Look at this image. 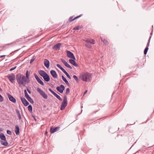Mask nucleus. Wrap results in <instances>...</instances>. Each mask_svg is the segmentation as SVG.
I'll return each instance as SVG.
<instances>
[{
    "label": "nucleus",
    "instance_id": "obj_1",
    "mask_svg": "<svg viewBox=\"0 0 154 154\" xmlns=\"http://www.w3.org/2000/svg\"><path fill=\"white\" fill-rule=\"evenodd\" d=\"M16 79L20 87L25 86L26 83H29V80H26L25 76L21 74H17Z\"/></svg>",
    "mask_w": 154,
    "mask_h": 154
},
{
    "label": "nucleus",
    "instance_id": "obj_2",
    "mask_svg": "<svg viewBox=\"0 0 154 154\" xmlns=\"http://www.w3.org/2000/svg\"><path fill=\"white\" fill-rule=\"evenodd\" d=\"M80 78L81 79L85 82H90L91 79V74L88 72L82 73L80 74Z\"/></svg>",
    "mask_w": 154,
    "mask_h": 154
},
{
    "label": "nucleus",
    "instance_id": "obj_3",
    "mask_svg": "<svg viewBox=\"0 0 154 154\" xmlns=\"http://www.w3.org/2000/svg\"><path fill=\"white\" fill-rule=\"evenodd\" d=\"M67 97L66 95H64L63 97V102H62L61 107L60 109L61 110H63L65 107L67 106Z\"/></svg>",
    "mask_w": 154,
    "mask_h": 154
},
{
    "label": "nucleus",
    "instance_id": "obj_4",
    "mask_svg": "<svg viewBox=\"0 0 154 154\" xmlns=\"http://www.w3.org/2000/svg\"><path fill=\"white\" fill-rule=\"evenodd\" d=\"M37 91L42 96V97L45 99H47L48 98L47 95L45 93V92L39 88H38L37 89Z\"/></svg>",
    "mask_w": 154,
    "mask_h": 154
},
{
    "label": "nucleus",
    "instance_id": "obj_5",
    "mask_svg": "<svg viewBox=\"0 0 154 154\" xmlns=\"http://www.w3.org/2000/svg\"><path fill=\"white\" fill-rule=\"evenodd\" d=\"M57 66L67 76V77L70 79H71L70 75L69 74L66 72V71L59 64H57Z\"/></svg>",
    "mask_w": 154,
    "mask_h": 154
},
{
    "label": "nucleus",
    "instance_id": "obj_6",
    "mask_svg": "<svg viewBox=\"0 0 154 154\" xmlns=\"http://www.w3.org/2000/svg\"><path fill=\"white\" fill-rule=\"evenodd\" d=\"M8 77L10 81L12 83H14L15 79V77L14 74L12 73L11 75H8Z\"/></svg>",
    "mask_w": 154,
    "mask_h": 154
},
{
    "label": "nucleus",
    "instance_id": "obj_7",
    "mask_svg": "<svg viewBox=\"0 0 154 154\" xmlns=\"http://www.w3.org/2000/svg\"><path fill=\"white\" fill-rule=\"evenodd\" d=\"M65 87L63 85H61L60 86L56 88L57 90L61 93H62L65 89Z\"/></svg>",
    "mask_w": 154,
    "mask_h": 154
},
{
    "label": "nucleus",
    "instance_id": "obj_8",
    "mask_svg": "<svg viewBox=\"0 0 154 154\" xmlns=\"http://www.w3.org/2000/svg\"><path fill=\"white\" fill-rule=\"evenodd\" d=\"M67 56L69 58H72L74 60H75V57L73 54L71 52L69 51H66Z\"/></svg>",
    "mask_w": 154,
    "mask_h": 154
},
{
    "label": "nucleus",
    "instance_id": "obj_9",
    "mask_svg": "<svg viewBox=\"0 0 154 154\" xmlns=\"http://www.w3.org/2000/svg\"><path fill=\"white\" fill-rule=\"evenodd\" d=\"M7 95L8 97L11 101L14 103H15L16 102V100L11 95L8 93L7 94Z\"/></svg>",
    "mask_w": 154,
    "mask_h": 154
},
{
    "label": "nucleus",
    "instance_id": "obj_10",
    "mask_svg": "<svg viewBox=\"0 0 154 154\" xmlns=\"http://www.w3.org/2000/svg\"><path fill=\"white\" fill-rule=\"evenodd\" d=\"M50 73L53 77L54 78H56L57 77V75L56 71L54 70H51L50 71Z\"/></svg>",
    "mask_w": 154,
    "mask_h": 154
},
{
    "label": "nucleus",
    "instance_id": "obj_11",
    "mask_svg": "<svg viewBox=\"0 0 154 154\" xmlns=\"http://www.w3.org/2000/svg\"><path fill=\"white\" fill-rule=\"evenodd\" d=\"M61 61L63 63V64H64V65L66 66L67 67L70 69H72V67L69 65L65 60H64L63 59H61Z\"/></svg>",
    "mask_w": 154,
    "mask_h": 154
},
{
    "label": "nucleus",
    "instance_id": "obj_12",
    "mask_svg": "<svg viewBox=\"0 0 154 154\" xmlns=\"http://www.w3.org/2000/svg\"><path fill=\"white\" fill-rule=\"evenodd\" d=\"M44 65L47 68H48L49 67V61L47 59H45L44 61Z\"/></svg>",
    "mask_w": 154,
    "mask_h": 154
},
{
    "label": "nucleus",
    "instance_id": "obj_13",
    "mask_svg": "<svg viewBox=\"0 0 154 154\" xmlns=\"http://www.w3.org/2000/svg\"><path fill=\"white\" fill-rule=\"evenodd\" d=\"M61 44L59 43L56 44V45H54V46L53 48L56 50H59L60 49V48L61 46Z\"/></svg>",
    "mask_w": 154,
    "mask_h": 154
},
{
    "label": "nucleus",
    "instance_id": "obj_14",
    "mask_svg": "<svg viewBox=\"0 0 154 154\" xmlns=\"http://www.w3.org/2000/svg\"><path fill=\"white\" fill-rule=\"evenodd\" d=\"M15 132L16 135H18L20 134V129L19 126L16 125L15 126Z\"/></svg>",
    "mask_w": 154,
    "mask_h": 154
},
{
    "label": "nucleus",
    "instance_id": "obj_15",
    "mask_svg": "<svg viewBox=\"0 0 154 154\" xmlns=\"http://www.w3.org/2000/svg\"><path fill=\"white\" fill-rule=\"evenodd\" d=\"M59 127H56L55 128H51L50 129V132L51 133H53L58 130Z\"/></svg>",
    "mask_w": 154,
    "mask_h": 154
},
{
    "label": "nucleus",
    "instance_id": "obj_16",
    "mask_svg": "<svg viewBox=\"0 0 154 154\" xmlns=\"http://www.w3.org/2000/svg\"><path fill=\"white\" fill-rule=\"evenodd\" d=\"M75 60H74L73 59H70L69 60V61L70 63L73 65L74 66H78V64L76 63L75 61Z\"/></svg>",
    "mask_w": 154,
    "mask_h": 154
},
{
    "label": "nucleus",
    "instance_id": "obj_17",
    "mask_svg": "<svg viewBox=\"0 0 154 154\" xmlns=\"http://www.w3.org/2000/svg\"><path fill=\"white\" fill-rule=\"evenodd\" d=\"M44 80L47 82H48L50 80V78L48 75L46 73V74L43 77Z\"/></svg>",
    "mask_w": 154,
    "mask_h": 154
},
{
    "label": "nucleus",
    "instance_id": "obj_18",
    "mask_svg": "<svg viewBox=\"0 0 154 154\" xmlns=\"http://www.w3.org/2000/svg\"><path fill=\"white\" fill-rule=\"evenodd\" d=\"M38 72L40 75L43 77L47 73L44 71L41 70L38 71Z\"/></svg>",
    "mask_w": 154,
    "mask_h": 154
},
{
    "label": "nucleus",
    "instance_id": "obj_19",
    "mask_svg": "<svg viewBox=\"0 0 154 154\" xmlns=\"http://www.w3.org/2000/svg\"><path fill=\"white\" fill-rule=\"evenodd\" d=\"M0 138L1 140H6L5 136L4 134L2 133H1L0 134Z\"/></svg>",
    "mask_w": 154,
    "mask_h": 154
},
{
    "label": "nucleus",
    "instance_id": "obj_20",
    "mask_svg": "<svg viewBox=\"0 0 154 154\" xmlns=\"http://www.w3.org/2000/svg\"><path fill=\"white\" fill-rule=\"evenodd\" d=\"M16 113H17V115L19 119V120H21L22 119V117L21 116V115L20 114L19 111L17 109L16 110Z\"/></svg>",
    "mask_w": 154,
    "mask_h": 154
},
{
    "label": "nucleus",
    "instance_id": "obj_21",
    "mask_svg": "<svg viewBox=\"0 0 154 154\" xmlns=\"http://www.w3.org/2000/svg\"><path fill=\"white\" fill-rule=\"evenodd\" d=\"M5 142H3L2 141H0L2 145H3L5 146H7L8 145V143L6 140H4Z\"/></svg>",
    "mask_w": 154,
    "mask_h": 154
},
{
    "label": "nucleus",
    "instance_id": "obj_22",
    "mask_svg": "<svg viewBox=\"0 0 154 154\" xmlns=\"http://www.w3.org/2000/svg\"><path fill=\"white\" fill-rule=\"evenodd\" d=\"M62 78L63 80L65 82V83L67 85H69V83L67 81L66 79L63 76H62Z\"/></svg>",
    "mask_w": 154,
    "mask_h": 154
},
{
    "label": "nucleus",
    "instance_id": "obj_23",
    "mask_svg": "<svg viewBox=\"0 0 154 154\" xmlns=\"http://www.w3.org/2000/svg\"><path fill=\"white\" fill-rule=\"evenodd\" d=\"M53 95L60 100L62 101V99L60 97L55 93H54V94Z\"/></svg>",
    "mask_w": 154,
    "mask_h": 154
},
{
    "label": "nucleus",
    "instance_id": "obj_24",
    "mask_svg": "<svg viewBox=\"0 0 154 154\" xmlns=\"http://www.w3.org/2000/svg\"><path fill=\"white\" fill-rule=\"evenodd\" d=\"M29 74H28V71L27 70L26 72V80H29V82H30V80H29Z\"/></svg>",
    "mask_w": 154,
    "mask_h": 154
},
{
    "label": "nucleus",
    "instance_id": "obj_25",
    "mask_svg": "<svg viewBox=\"0 0 154 154\" xmlns=\"http://www.w3.org/2000/svg\"><path fill=\"white\" fill-rule=\"evenodd\" d=\"M100 39L105 45H108V42L106 40H103L102 38L101 37L100 38Z\"/></svg>",
    "mask_w": 154,
    "mask_h": 154
},
{
    "label": "nucleus",
    "instance_id": "obj_26",
    "mask_svg": "<svg viewBox=\"0 0 154 154\" xmlns=\"http://www.w3.org/2000/svg\"><path fill=\"white\" fill-rule=\"evenodd\" d=\"M37 81L42 85H44V83L40 78L37 80Z\"/></svg>",
    "mask_w": 154,
    "mask_h": 154
},
{
    "label": "nucleus",
    "instance_id": "obj_27",
    "mask_svg": "<svg viewBox=\"0 0 154 154\" xmlns=\"http://www.w3.org/2000/svg\"><path fill=\"white\" fill-rule=\"evenodd\" d=\"M27 99L28 100L32 103H34V101L30 97H28V98Z\"/></svg>",
    "mask_w": 154,
    "mask_h": 154
},
{
    "label": "nucleus",
    "instance_id": "obj_28",
    "mask_svg": "<svg viewBox=\"0 0 154 154\" xmlns=\"http://www.w3.org/2000/svg\"><path fill=\"white\" fill-rule=\"evenodd\" d=\"M28 109L29 111L31 112L32 111V107L31 105H29L28 107Z\"/></svg>",
    "mask_w": 154,
    "mask_h": 154
},
{
    "label": "nucleus",
    "instance_id": "obj_29",
    "mask_svg": "<svg viewBox=\"0 0 154 154\" xmlns=\"http://www.w3.org/2000/svg\"><path fill=\"white\" fill-rule=\"evenodd\" d=\"M25 94V96L26 97V98H28V97H29L30 96H29V95L28 94L26 90H25L24 91Z\"/></svg>",
    "mask_w": 154,
    "mask_h": 154
},
{
    "label": "nucleus",
    "instance_id": "obj_30",
    "mask_svg": "<svg viewBox=\"0 0 154 154\" xmlns=\"http://www.w3.org/2000/svg\"><path fill=\"white\" fill-rule=\"evenodd\" d=\"M23 104L25 106H26L29 104V103L26 100L23 103Z\"/></svg>",
    "mask_w": 154,
    "mask_h": 154
},
{
    "label": "nucleus",
    "instance_id": "obj_31",
    "mask_svg": "<svg viewBox=\"0 0 154 154\" xmlns=\"http://www.w3.org/2000/svg\"><path fill=\"white\" fill-rule=\"evenodd\" d=\"M81 28V27H80L79 26H77L75 27H74L73 29V30H79Z\"/></svg>",
    "mask_w": 154,
    "mask_h": 154
},
{
    "label": "nucleus",
    "instance_id": "obj_32",
    "mask_svg": "<svg viewBox=\"0 0 154 154\" xmlns=\"http://www.w3.org/2000/svg\"><path fill=\"white\" fill-rule=\"evenodd\" d=\"M73 77L74 79L77 82H78L79 81V79L78 78V77L76 76L75 75H74L73 76Z\"/></svg>",
    "mask_w": 154,
    "mask_h": 154
},
{
    "label": "nucleus",
    "instance_id": "obj_33",
    "mask_svg": "<svg viewBox=\"0 0 154 154\" xmlns=\"http://www.w3.org/2000/svg\"><path fill=\"white\" fill-rule=\"evenodd\" d=\"M89 43H91V44H95V41L94 40L92 39H90V41Z\"/></svg>",
    "mask_w": 154,
    "mask_h": 154
},
{
    "label": "nucleus",
    "instance_id": "obj_34",
    "mask_svg": "<svg viewBox=\"0 0 154 154\" xmlns=\"http://www.w3.org/2000/svg\"><path fill=\"white\" fill-rule=\"evenodd\" d=\"M148 50V47H146V48H145V49L144 50V54L145 55H146V54Z\"/></svg>",
    "mask_w": 154,
    "mask_h": 154
},
{
    "label": "nucleus",
    "instance_id": "obj_35",
    "mask_svg": "<svg viewBox=\"0 0 154 154\" xmlns=\"http://www.w3.org/2000/svg\"><path fill=\"white\" fill-rule=\"evenodd\" d=\"M74 20H75V18H73V17H71L69 18V21L70 22H72V21Z\"/></svg>",
    "mask_w": 154,
    "mask_h": 154
},
{
    "label": "nucleus",
    "instance_id": "obj_36",
    "mask_svg": "<svg viewBox=\"0 0 154 154\" xmlns=\"http://www.w3.org/2000/svg\"><path fill=\"white\" fill-rule=\"evenodd\" d=\"M70 92V90L69 88H67L66 89V94H68Z\"/></svg>",
    "mask_w": 154,
    "mask_h": 154
},
{
    "label": "nucleus",
    "instance_id": "obj_37",
    "mask_svg": "<svg viewBox=\"0 0 154 154\" xmlns=\"http://www.w3.org/2000/svg\"><path fill=\"white\" fill-rule=\"evenodd\" d=\"M21 100L23 103L26 100L24 97H21Z\"/></svg>",
    "mask_w": 154,
    "mask_h": 154
},
{
    "label": "nucleus",
    "instance_id": "obj_38",
    "mask_svg": "<svg viewBox=\"0 0 154 154\" xmlns=\"http://www.w3.org/2000/svg\"><path fill=\"white\" fill-rule=\"evenodd\" d=\"M21 100L23 103L26 100L24 97H21Z\"/></svg>",
    "mask_w": 154,
    "mask_h": 154
},
{
    "label": "nucleus",
    "instance_id": "obj_39",
    "mask_svg": "<svg viewBox=\"0 0 154 154\" xmlns=\"http://www.w3.org/2000/svg\"><path fill=\"white\" fill-rule=\"evenodd\" d=\"M34 75L35 76V78L37 80L39 79V78L38 76V75L35 73L34 74Z\"/></svg>",
    "mask_w": 154,
    "mask_h": 154
},
{
    "label": "nucleus",
    "instance_id": "obj_40",
    "mask_svg": "<svg viewBox=\"0 0 154 154\" xmlns=\"http://www.w3.org/2000/svg\"><path fill=\"white\" fill-rule=\"evenodd\" d=\"M151 37L150 36L149 38V39L148 40V43L147 44L146 47L148 48V47L149 46V42H150V38H151Z\"/></svg>",
    "mask_w": 154,
    "mask_h": 154
},
{
    "label": "nucleus",
    "instance_id": "obj_41",
    "mask_svg": "<svg viewBox=\"0 0 154 154\" xmlns=\"http://www.w3.org/2000/svg\"><path fill=\"white\" fill-rule=\"evenodd\" d=\"M151 37L150 36L149 38V39L148 40V43L147 44L146 47L148 48V47L149 46V42H150V38H151Z\"/></svg>",
    "mask_w": 154,
    "mask_h": 154
},
{
    "label": "nucleus",
    "instance_id": "obj_42",
    "mask_svg": "<svg viewBox=\"0 0 154 154\" xmlns=\"http://www.w3.org/2000/svg\"><path fill=\"white\" fill-rule=\"evenodd\" d=\"M48 90L53 94H54V93H55L51 88H49L48 89Z\"/></svg>",
    "mask_w": 154,
    "mask_h": 154
},
{
    "label": "nucleus",
    "instance_id": "obj_43",
    "mask_svg": "<svg viewBox=\"0 0 154 154\" xmlns=\"http://www.w3.org/2000/svg\"><path fill=\"white\" fill-rule=\"evenodd\" d=\"M3 101V99L2 97L0 94V102H2Z\"/></svg>",
    "mask_w": 154,
    "mask_h": 154
},
{
    "label": "nucleus",
    "instance_id": "obj_44",
    "mask_svg": "<svg viewBox=\"0 0 154 154\" xmlns=\"http://www.w3.org/2000/svg\"><path fill=\"white\" fill-rule=\"evenodd\" d=\"M7 133L8 134L10 135L11 134V132L10 131L8 130L7 131Z\"/></svg>",
    "mask_w": 154,
    "mask_h": 154
},
{
    "label": "nucleus",
    "instance_id": "obj_45",
    "mask_svg": "<svg viewBox=\"0 0 154 154\" xmlns=\"http://www.w3.org/2000/svg\"><path fill=\"white\" fill-rule=\"evenodd\" d=\"M16 67H17L16 66H15L14 67L11 68V69H10V71H12L14 70L16 68Z\"/></svg>",
    "mask_w": 154,
    "mask_h": 154
},
{
    "label": "nucleus",
    "instance_id": "obj_46",
    "mask_svg": "<svg viewBox=\"0 0 154 154\" xmlns=\"http://www.w3.org/2000/svg\"><path fill=\"white\" fill-rule=\"evenodd\" d=\"M34 60H35V59H34V58H32V59H31L30 60V63H32L34 61Z\"/></svg>",
    "mask_w": 154,
    "mask_h": 154
},
{
    "label": "nucleus",
    "instance_id": "obj_47",
    "mask_svg": "<svg viewBox=\"0 0 154 154\" xmlns=\"http://www.w3.org/2000/svg\"><path fill=\"white\" fill-rule=\"evenodd\" d=\"M85 46L86 47L88 48H90L91 47V45H88H88L86 44Z\"/></svg>",
    "mask_w": 154,
    "mask_h": 154
},
{
    "label": "nucleus",
    "instance_id": "obj_48",
    "mask_svg": "<svg viewBox=\"0 0 154 154\" xmlns=\"http://www.w3.org/2000/svg\"><path fill=\"white\" fill-rule=\"evenodd\" d=\"M90 41V39H87L86 40L85 42L87 43H89Z\"/></svg>",
    "mask_w": 154,
    "mask_h": 154
},
{
    "label": "nucleus",
    "instance_id": "obj_49",
    "mask_svg": "<svg viewBox=\"0 0 154 154\" xmlns=\"http://www.w3.org/2000/svg\"><path fill=\"white\" fill-rule=\"evenodd\" d=\"M81 16V15H80L78 16L77 17H75V19H77V18L80 17Z\"/></svg>",
    "mask_w": 154,
    "mask_h": 154
},
{
    "label": "nucleus",
    "instance_id": "obj_50",
    "mask_svg": "<svg viewBox=\"0 0 154 154\" xmlns=\"http://www.w3.org/2000/svg\"><path fill=\"white\" fill-rule=\"evenodd\" d=\"M81 16V15H80L78 16L77 17H75V19H77V18L80 17Z\"/></svg>",
    "mask_w": 154,
    "mask_h": 154
},
{
    "label": "nucleus",
    "instance_id": "obj_51",
    "mask_svg": "<svg viewBox=\"0 0 154 154\" xmlns=\"http://www.w3.org/2000/svg\"><path fill=\"white\" fill-rule=\"evenodd\" d=\"M27 90L28 91V92L29 93V94H31V91H30V90H29V89H27Z\"/></svg>",
    "mask_w": 154,
    "mask_h": 154
},
{
    "label": "nucleus",
    "instance_id": "obj_52",
    "mask_svg": "<svg viewBox=\"0 0 154 154\" xmlns=\"http://www.w3.org/2000/svg\"><path fill=\"white\" fill-rule=\"evenodd\" d=\"M87 92V90L84 93V95Z\"/></svg>",
    "mask_w": 154,
    "mask_h": 154
},
{
    "label": "nucleus",
    "instance_id": "obj_53",
    "mask_svg": "<svg viewBox=\"0 0 154 154\" xmlns=\"http://www.w3.org/2000/svg\"><path fill=\"white\" fill-rule=\"evenodd\" d=\"M47 133H48L47 132V131H46V132L45 133V135L47 134Z\"/></svg>",
    "mask_w": 154,
    "mask_h": 154
},
{
    "label": "nucleus",
    "instance_id": "obj_54",
    "mask_svg": "<svg viewBox=\"0 0 154 154\" xmlns=\"http://www.w3.org/2000/svg\"><path fill=\"white\" fill-rule=\"evenodd\" d=\"M2 91V89L0 88V92Z\"/></svg>",
    "mask_w": 154,
    "mask_h": 154
},
{
    "label": "nucleus",
    "instance_id": "obj_55",
    "mask_svg": "<svg viewBox=\"0 0 154 154\" xmlns=\"http://www.w3.org/2000/svg\"><path fill=\"white\" fill-rule=\"evenodd\" d=\"M5 55H3V56H1V57H4V56H5Z\"/></svg>",
    "mask_w": 154,
    "mask_h": 154
},
{
    "label": "nucleus",
    "instance_id": "obj_56",
    "mask_svg": "<svg viewBox=\"0 0 154 154\" xmlns=\"http://www.w3.org/2000/svg\"><path fill=\"white\" fill-rule=\"evenodd\" d=\"M2 129L1 128H0V132L2 131Z\"/></svg>",
    "mask_w": 154,
    "mask_h": 154
},
{
    "label": "nucleus",
    "instance_id": "obj_57",
    "mask_svg": "<svg viewBox=\"0 0 154 154\" xmlns=\"http://www.w3.org/2000/svg\"><path fill=\"white\" fill-rule=\"evenodd\" d=\"M1 12H0V13H1Z\"/></svg>",
    "mask_w": 154,
    "mask_h": 154
}]
</instances>
